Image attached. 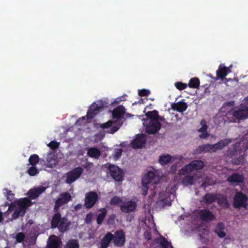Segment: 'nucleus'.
<instances>
[{
  "instance_id": "nucleus-1",
  "label": "nucleus",
  "mask_w": 248,
  "mask_h": 248,
  "mask_svg": "<svg viewBox=\"0 0 248 248\" xmlns=\"http://www.w3.org/2000/svg\"><path fill=\"white\" fill-rule=\"evenodd\" d=\"M248 150V134L245 135L241 142L235 143L229 148L228 153L233 158V165L243 164L245 161V151Z\"/></svg>"
},
{
  "instance_id": "nucleus-2",
  "label": "nucleus",
  "mask_w": 248,
  "mask_h": 248,
  "mask_svg": "<svg viewBox=\"0 0 248 248\" xmlns=\"http://www.w3.org/2000/svg\"><path fill=\"white\" fill-rule=\"evenodd\" d=\"M70 223L65 217H62L59 212H56L52 217L51 227L52 229L58 228L59 232L63 233L69 230Z\"/></svg>"
},
{
  "instance_id": "nucleus-3",
  "label": "nucleus",
  "mask_w": 248,
  "mask_h": 248,
  "mask_svg": "<svg viewBox=\"0 0 248 248\" xmlns=\"http://www.w3.org/2000/svg\"><path fill=\"white\" fill-rule=\"evenodd\" d=\"M32 204L31 201L27 198L20 199L17 202V207L12 214V218L16 219L19 216L23 217L25 215L26 209Z\"/></svg>"
},
{
  "instance_id": "nucleus-4",
  "label": "nucleus",
  "mask_w": 248,
  "mask_h": 248,
  "mask_svg": "<svg viewBox=\"0 0 248 248\" xmlns=\"http://www.w3.org/2000/svg\"><path fill=\"white\" fill-rule=\"evenodd\" d=\"M248 198L247 195L241 192L236 193L233 200V206L235 208L241 207L246 208Z\"/></svg>"
},
{
  "instance_id": "nucleus-5",
  "label": "nucleus",
  "mask_w": 248,
  "mask_h": 248,
  "mask_svg": "<svg viewBox=\"0 0 248 248\" xmlns=\"http://www.w3.org/2000/svg\"><path fill=\"white\" fill-rule=\"evenodd\" d=\"M83 169L80 167L74 168L66 173V179L65 183L71 184L77 180L82 174Z\"/></svg>"
},
{
  "instance_id": "nucleus-6",
  "label": "nucleus",
  "mask_w": 248,
  "mask_h": 248,
  "mask_svg": "<svg viewBox=\"0 0 248 248\" xmlns=\"http://www.w3.org/2000/svg\"><path fill=\"white\" fill-rule=\"evenodd\" d=\"M108 169L110 176L116 181L122 182L124 179V173L122 169L115 165L110 164Z\"/></svg>"
},
{
  "instance_id": "nucleus-7",
  "label": "nucleus",
  "mask_w": 248,
  "mask_h": 248,
  "mask_svg": "<svg viewBox=\"0 0 248 248\" xmlns=\"http://www.w3.org/2000/svg\"><path fill=\"white\" fill-rule=\"evenodd\" d=\"M104 105L101 101L93 103L89 108L87 113L86 117L88 119H93L103 108Z\"/></svg>"
},
{
  "instance_id": "nucleus-8",
  "label": "nucleus",
  "mask_w": 248,
  "mask_h": 248,
  "mask_svg": "<svg viewBox=\"0 0 248 248\" xmlns=\"http://www.w3.org/2000/svg\"><path fill=\"white\" fill-rule=\"evenodd\" d=\"M98 199V195L96 192H89L85 195L84 206L87 209L91 208L95 205Z\"/></svg>"
},
{
  "instance_id": "nucleus-9",
  "label": "nucleus",
  "mask_w": 248,
  "mask_h": 248,
  "mask_svg": "<svg viewBox=\"0 0 248 248\" xmlns=\"http://www.w3.org/2000/svg\"><path fill=\"white\" fill-rule=\"evenodd\" d=\"M72 200V197L68 192H64L60 195L59 197L56 201L54 207V211L58 212L59 208L63 204L67 203Z\"/></svg>"
},
{
  "instance_id": "nucleus-10",
  "label": "nucleus",
  "mask_w": 248,
  "mask_h": 248,
  "mask_svg": "<svg viewBox=\"0 0 248 248\" xmlns=\"http://www.w3.org/2000/svg\"><path fill=\"white\" fill-rule=\"evenodd\" d=\"M125 234L123 230L116 231L113 234L112 241L115 246L122 247L125 243Z\"/></svg>"
},
{
  "instance_id": "nucleus-11",
  "label": "nucleus",
  "mask_w": 248,
  "mask_h": 248,
  "mask_svg": "<svg viewBox=\"0 0 248 248\" xmlns=\"http://www.w3.org/2000/svg\"><path fill=\"white\" fill-rule=\"evenodd\" d=\"M161 124L157 121H148L146 125V132L148 134H155L160 129Z\"/></svg>"
},
{
  "instance_id": "nucleus-12",
  "label": "nucleus",
  "mask_w": 248,
  "mask_h": 248,
  "mask_svg": "<svg viewBox=\"0 0 248 248\" xmlns=\"http://www.w3.org/2000/svg\"><path fill=\"white\" fill-rule=\"evenodd\" d=\"M146 142V138L143 134H138L130 143L131 146L134 149L142 148Z\"/></svg>"
},
{
  "instance_id": "nucleus-13",
  "label": "nucleus",
  "mask_w": 248,
  "mask_h": 248,
  "mask_svg": "<svg viewBox=\"0 0 248 248\" xmlns=\"http://www.w3.org/2000/svg\"><path fill=\"white\" fill-rule=\"evenodd\" d=\"M200 218L204 222H208L215 218L214 215L208 209H202L199 211Z\"/></svg>"
},
{
  "instance_id": "nucleus-14",
  "label": "nucleus",
  "mask_w": 248,
  "mask_h": 248,
  "mask_svg": "<svg viewBox=\"0 0 248 248\" xmlns=\"http://www.w3.org/2000/svg\"><path fill=\"white\" fill-rule=\"evenodd\" d=\"M136 207V203L132 201L125 202L123 204L120 206L121 211L125 213H128L134 211Z\"/></svg>"
},
{
  "instance_id": "nucleus-15",
  "label": "nucleus",
  "mask_w": 248,
  "mask_h": 248,
  "mask_svg": "<svg viewBox=\"0 0 248 248\" xmlns=\"http://www.w3.org/2000/svg\"><path fill=\"white\" fill-rule=\"evenodd\" d=\"M121 125L117 124L112 121H109L107 123L103 124L101 125V127L103 129L109 128L108 132L111 134H114L120 128Z\"/></svg>"
},
{
  "instance_id": "nucleus-16",
  "label": "nucleus",
  "mask_w": 248,
  "mask_h": 248,
  "mask_svg": "<svg viewBox=\"0 0 248 248\" xmlns=\"http://www.w3.org/2000/svg\"><path fill=\"white\" fill-rule=\"evenodd\" d=\"M46 189V187L43 186H40L37 188L30 189L28 192L29 198L30 199L34 200L39 196Z\"/></svg>"
},
{
  "instance_id": "nucleus-17",
  "label": "nucleus",
  "mask_w": 248,
  "mask_h": 248,
  "mask_svg": "<svg viewBox=\"0 0 248 248\" xmlns=\"http://www.w3.org/2000/svg\"><path fill=\"white\" fill-rule=\"evenodd\" d=\"M227 180L232 183H242L244 181V177L242 173L235 172L229 176L227 178Z\"/></svg>"
},
{
  "instance_id": "nucleus-18",
  "label": "nucleus",
  "mask_w": 248,
  "mask_h": 248,
  "mask_svg": "<svg viewBox=\"0 0 248 248\" xmlns=\"http://www.w3.org/2000/svg\"><path fill=\"white\" fill-rule=\"evenodd\" d=\"M113 238V234L110 232H107L100 241V248H107L112 241Z\"/></svg>"
},
{
  "instance_id": "nucleus-19",
  "label": "nucleus",
  "mask_w": 248,
  "mask_h": 248,
  "mask_svg": "<svg viewBox=\"0 0 248 248\" xmlns=\"http://www.w3.org/2000/svg\"><path fill=\"white\" fill-rule=\"evenodd\" d=\"M231 72L230 67L225 66L224 64H220L218 68V79H223Z\"/></svg>"
},
{
  "instance_id": "nucleus-20",
  "label": "nucleus",
  "mask_w": 248,
  "mask_h": 248,
  "mask_svg": "<svg viewBox=\"0 0 248 248\" xmlns=\"http://www.w3.org/2000/svg\"><path fill=\"white\" fill-rule=\"evenodd\" d=\"M233 115L239 121L246 119L248 117V108L234 111Z\"/></svg>"
},
{
  "instance_id": "nucleus-21",
  "label": "nucleus",
  "mask_w": 248,
  "mask_h": 248,
  "mask_svg": "<svg viewBox=\"0 0 248 248\" xmlns=\"http://www.w3.org/2000/svg\"><path fill=\"white\" fill-rule=\"evenodd\" d=\"M171 106L173 110L181 113L186 111L188 107L187 104L184 101H179L175 103H172Z\"/></svg>"
},
{
  "instance_id": "nucleus-22",
  "label": "nucleus",
  "mask_w": 248,
  "mask_h": 248,
  "mask_svg": "<svg viewBox=\"0 0 248 248\" xmlns=\"http://www.w3.org/2000/svg\"><path fill=\"white\" fill-rule=\"evenodd\" d=\"M87 155L90 157L98 159L101 155V152L96 147H90L88 149Z\"/></svg>"
},
{
  "instance_id": "nucleus-23",
  "label": "nucleus",
  "mask_w": 248,
  "mask_h": 248,
  "mask_svg": "<svg viewBox=\"0 0 248 248\" xmlns=\"http://www.w3.org/2000/svg\"><path fill=\"white\" fill-rule=\"evenodd\" d=\"M62 241L58 237L54 236V238L50 239L47 244V248H60Z\"/></svg>"
},
{
  "instance_id": "nucleus-24",
  "label": "nucleus",
  "mask_w": 248,
  "mask_h": 248,
  "mask_svg": "<svg viewBox=\"0 0 248 248\" xmlns=\"http://www.w3.org/2000/svg\"><path fill=\"white\" fill-rule=\"evenodd\" d=\"M125 113V108L123 106H119L115 108L112 111V116L114 119H118L122 117Z\"/></svg>"
},
{
  "instance_id": "nucleus-25",
  "label": "nucleus",
  "mask_w": 248,
  "mask_h": 248,
  "mask_svg": "<svg viewBox=\"0 0 248 248\" xmlns=\"http://www.w3.org/2000/svg\"><path fill=\"white\" fill-rule=\"evenodd\" d=\"M155 177V173L154 171H150L147 173L142 178V183L151 184Z\"/></svg>"
},
{
  "instance_id": "nucleus-26",
  "label": "nucleus",
  "mask_w": 248,
  "mask_h": 248,
  "mask_svg": "<svg viewBox=\"0 0 248 248\" xmlns=\"http://www.w3.org/2000/svg\"><path fill=\"white\" fill-rule=\"evenodd\" d=\"M145 115L149 118L148 121H157L158 112L156 110L149 111L146 113Z\"/></svg>"
},
{
  "instance_id": "nucleus-27",
  "label": "nucleus",
  "mask_w": 248,
  "mask_h": 248,
  "mask_svg": "<svg viewBox=\"0 0 248 248\" xmlns=\"http://www.w3.org/2000/svg\"><path fill=\"white\" fill-rule=\"evenodd\" d=\"M194 170V167L191 162L188 165L185 166L184 168L181 169L179 171V174L180 175H185L187 173L192 172Z\"/></svg>"
},
{
  "instance_id": "nucleus-28",
  "label": "nucleus",
  "mask_w": 248,
  "mask_h": 248,
  "mask_svg": "<svg viewBox=\"0 0 248 248\" xmlns=\"http://www.w3.org/2000/svg\"><path fill=\"white\" fill-rule=\"evenodd\" d=\"M64 248H79V244L77 239H70L66 243Z\"/></svg>"
},
{
  "instance_id": "nucleus-29",
  "label": "nucleus",
  "mask_w": 248,
  "mask_h": 248,
  "mask_svg": "<svg viewBox=\"0 0 248 248\" xmlns=\"http://www.w3.org/2000/svg\"><path fill=\"white\" fill-rule=\"evenodd\" d=\"M156 243H160V248H168L169 246V242L163 236L161 235L158 238L155 239Z\"/></svg>"
},
{
  "instance_id": "nucleus-30",
  "label": "nucleus",
  "mask_w": 248,
  "mask_h": 248,
  "mask_svg": "<svg viewBox=\"0 0 248 248\" xmlns=\"http://www.w3.org/2000/svg\"><path fill=\"white\" fill-rule=\"evenodd\" d=\"M172 160V156L169 155H162L159 156V162L162 165H166L170 162Z\"/></svg>"
},
{
  "instance_id": "nucleus-31",
  "label": "nucleus",
  "mask_w": 248,
  "mask_h": 248,
  "mask_svg": "<svg viewBox=\"0 0 248 248\" xmlns=\"http://www.w3.org/2000/svg\"><path fill=\"white\" fill-rule=\"evenodd\" d=\"M203 152L212 153L217 150V143L211 145L210 144H203Z\"/></svg>"
},
{
  "instance_id": "nucleus-32",
  "label": "nucleus",
  "mask_w": 248,
  "mask_h": 248,
  "mask_svg": "<svg viewBox=\"0 0 248 248\" xmlns=\"http://www.w3.org/2000/svg\"><path fill=\"white\" fill-rule=\"evenodd\" d=\"M193 176L188 174L183 178L182 182L184 186H191L193 184Z\"/></svg>"
},
{
  "instance_id": "nucleus-33",
  "label": "nucleus",
  "mask_w": 248,
  "mask_h": 248,
  "mask_svg": "<svg viewBox=\"0 0 248 248\" xmlns=\"http://www.w3.org/2000/svg\"><path fill=\"white\" fill-rule=\"evenodd\" d=\"M217 195L207 193L203 197V202L206 204L212 203L216 199Z\"/></svg>"
},
{
  "instance_id": "nucleus-34",
  "label": "nucleus",
  "mask_w": 248,
  "mask_h": 248,
  "mask_svg": "<svg viewBox=\"0 0 248 248\" xmlns=\"http://www.w3.org/2000/svg\"><path fill=\"white\" fill-rule=\"evenodd\" d=\"M200 83L199 79L194 77L189 80L188 86L191 88H198L200 86Z\"/></svg>"
},
{
  "instance_id": "nucleus-35",
  "label": "nucleus",
  "mask_w": 248,
  "mask_h": 248,
  "mask_svg": "<svg viewBox=\"0 0 248 248\" xmlns=\"http://www.w3.org/2000/svg\"><path fill=\"white\" fill-rule=\"evenodd\" d=\"M107 214V210L105 208L101 210V212L98 214L97 217L96 221L98 225L102 224Z\"/></svg>"
},
{
  "instance_id": "nucleus-36",
  "label": "nucleus",
  "mask_w": 248,
  "mask_h": 248,
  "mask_svg": "<svg viewBox=\"0 0 248 248\" xmlns=\"http://www.w3.org/2000/svg\"><path fill=\"white\" fill-rule=\"evenodd\" d=\"M194 170H200L204 166V163L201 160H195L191 161Z\"/></svg>"
},
{
  "instance_id": "nucleus-37",
  "label": "nucleus",
  "mask_w": 248,
  "mask_h": 248,
  "mask_svg": "<svg viewBox=\"0 0 248 248\" xmlns=\"http://www.w3.org/2000/svg\"><path fill=\"white\" fill-rule=\"evenodd\" d=\"M39 161V156L36 154L31 155L29 158V162L30 165L35 166Z\"/></svg>"
},
{
  "instance_id": "nucleus-38",
  "label": "nucleus",
  "mask_w": 248,
  "mask_h": 248,
  "mask_svg": "<svg viewBox=\"0 0 248 248\" xmlns=\"http://www.w3.org/2000/svg\"><path fill=\"white\" fill-rule=\"evenodd\" d=\"M231 142V140L229 139H224L218 141V149H221L224 147L228 145Z\"/></svg>"
},
{
  "instance_id": "nucleus-39",
  "label": "nucleus",
  "mask_w": 248,
  "mask_h": 248,
  "mask_svg": "<svg viewBox=\"0 0 248 248\" xmlns=\"http://www.w3.org/2000/svg\"><path fill=\"white\" fill-rule=\"evenodd\" d=\"M122 202V200L121 198L118 196H114L111 199L109 203L110 205L114 206L117 205L119 203Z\"/></svg>"
},
{
  "instance_id": "nucleus-40",
  "label": "nucleus",
  "mask_w": 248,
  "mask_h": 248,
  "mask_svg": "<svg viewBox=\"0 0 248 248\" xmlns=\"http://www.w3.org/2000/svg\"><path fill=\"white\" fill-rule=\"evenodd\" d=\"M175 86L178 90L182 91L187 87V84L181 82H176L175 83Z\"/></svg>"
},
{
  "instance_id": "nucleus-41",
  "label": "nucleus",
  "mask_w": 248,
  "mask_h": 248,
  "mask_svg": "<svg viewBox=\"0 0 248 248\" xmlns=\"http://www.w3.org/2000/svg\"><path fill=\"white\" fill-rule=\"evenodd\" d=\"M28 174L31 176H34L39 173L38 170L35 166H31L28 170Z\"/></svg>"
},
{
  "instance_id": "nucleus-42",
  "label": "nucleus",
  "mask_w": 248,
  "mask_h": 248,
  "mask_svg": "<svg viewBox=\"0 0 248 248\" xmlns=\"http://www.w3.org/2000/svg\"><path fill=\"white\" fill-rule=\"evenodd\" d=\"M25 238V235L23 232H18L16 234V241L18 243L22 242Z\"/></svg>"
},
{
  "instance_id": "nucleus-43",
  "label": "nucleus",
  "mask_w": 248,
  "mask_h": 248,
  "mask_svg": "<svg viewBox=\"0 0 248 248\" xmlns=\"http://www.w3.org/2000/svg\"><path fill=\"white\" fill-rule=\"evenodd\" d=\"M5 190L6 191V194L5 195L6 199L9 201H12L14 199V194L12 193L11 190H8L6 188H5Z\"/></svg>"
},
{
  "instance_id": "nucleus-44",
  "label": "nucleus",
  "mask_w": 248,
  "mask_h": 248,
  "mask_svg": "<svg viewBox=\"0 0 248 248\" xmlns=\"http://www.w3.org/2000/svg\"><path fill=\"white\" fill-rule=\"evenodd\" d=\"M201 124L202 125V127H201L198 131L201 133L205 132L207 131V126L206 125V123L205 120H202L201 122Z\"/></svg>"
},
{
  "instance_id": "nucleus-45",
  "label": "nucleus",
  "mask_w": 248,
  "mask_h": 248,
  "mask_svg": "<svg viewBox=\"0 0 248 248\" xmlns=\"http://www.w3.org/2000/svg\"><path fill=\"white\" fill-rule=\"evenodd\" d=\"M123 150L122 149H115L114 151L113 157L115 159H118L122 155Z\"/></svg>"
},
{
  "instance_id": "nucleus-46",
  "label": "nucleus",
  "mask_w": 248,
  "mask_h": 248,
  "mask_svg": "<svg viewBox=\"0 0 248 248\" xmlns=\"http://www.w3.org/2000/svg\"><path fill=\"white\" fill-rule=\"evenodd\" d=\"M150 93V92L149 90L145 89L139 90L138 92V94L140 96H147Z\"/></svg>"
},
{
  "instance_id": "nucleus-47",
  "label": "nucleus",
  "mask_w": 248,
  "mask_h": 248,
  "mask_svg": "<svg viewBox=\"0 0 248 248\" xmlns=\"http://www.w3.org/2000/svg\"><path fill=\"white\" fill-rule=\"evenodd\" d=\"M52 150H55L59 147V143L55 140L51 141L47 145Z\"/></svg>"
},
{
  "instance_id": "nucleus-48",
  "label": "nucleus",
  "mask_w": 248,
  "mask_h": 248,
  "mask_svg": "<svg viewBox=\"0 0 248 248\" xmlns=\"http://www.w3.org/2000/svg\"><path fill=\"white\" fill-rule=\"evenodd\" d=\"M149 185V184L142 183L141 191H142V194L144 196H146L147 194L148 190V188H149L148 185Z\"/></svg>"
},
{
  "instance_id": "nucleus-49",
  "label": "nucleus",
  "mask_w": 248,
  "mask_h": 248,
  "mask_svg": "<svg viewBox=\"0 0 248 248\" xmlns=\"http://www.w3.org/2000/svg\"><path fill=\"white\" fill-rule=\"evenodd\" d=\"M203 144L197 147L194 151L193 154L195 155L201 154L203 152Z\"/></svg>"
},
{
  "instance_id": "nucleus-50",
  "label": "nucleus",
  "mask_w": 248,
  "mask_h": 248,
  "mask_svg": "<svg viewBox=\"0 0 248 248\" xmlns=\"http://www.w3.org/2000/svg\"><path fill=\"white\" fill-rule=\"evenodd\" d=\"M144 237L147 240H150L152 239V234L149 231H146L144 233Z\"/></svg>"
},
{
  "instance_id": "nucleus-51",
  "label": "nucleus",
  "mask_w": 248,
  "mask_h": 248,
  "mask_svg": "<svg viewBox=\"0 0 248 248\" xmlns=\"http://www.w3.org/2000/svg\"><path fill=\"white\" fill-rule=\"evenodd\" d=\"M226 233L221 230H218V237L220 238H224L226 236Z\"/></svg>"
},
{
  "instance_id": "nucleus-52",
  "label": "nucleus",
  "mask_w": 248,
  "mask_h": 248,
  "mask_svg": "<svg viewBox=\"0 0 248 248\" xmlns=\"http://www.w3.org/2000/svg\"><path fill=\"white\" fill-rule=\"evenodd\" d=\"M17 207L16 206V204L12 203H11L8 207V211L10 212H12L13 211H15Z\"/></svg>"
},
{
  "instance_id": "nucleus-53",
  "label": "nucleus",
  "mask_w": 248,
  "mask_h": 248,
  "mask_svg": "<svg viewBox=\"0 0 248 248\" xmlns=\"http://www.w3.org/2000/svg\"><path fill=\"white\" fill-rule=\"evenodd\" d=\"M209 136V134L207 132V131L205 132L202 133L200 134L199 137L202 139H205Z\"/></svg>"
},
{
  "instance_id": "nucleus-54",
  "label": "nucleus",
  "mask_w": 248,
  "mask_h": 248,
  "mask_svg": "<svg viewBox=\"0 0 248 248\" xmlns=\"http://www.w3.org/2000/svg\"><path fill=\"white\" fill-rule=\"evenodd\" d=\"M222 202L224 203V207L226 208H229L230 203L226 199H224L222 200Z\"/></svg>"
},
{
  "instance_id": "nucleus-55",
  "label": "nucleus",
  "mask_w": 248,
  "mask_h": 248,
  "mask_svg": "<svg viewBox=\"0 0 248 248\" xmlns=\"http://www.w3.org/2000/svg\"><path fill=\"white\" fill-rule=\"evenodd\" d=\"M223 81V82H224L225 84H226V85L227 86H229V85L228 84V82L229 81H232V78H224L223 79H221Z\"/></svg>"
},
{
  "instance_id": "nucleus-56",
  "label": "nucleus",
  "mask_w": 248,
  "mask_h": 248,
  "mask_svg": "<svg viewBox=\"0 0 248 248\" xmlns=\"http://www.w3.org/2000/svg\"><path fill=\"white\" fill-rule=\"evenodd\" d=\"M224 228V225L222 222L218 223V230H221Z\"/></svg>"
},
{
  "instance_id": "nucleus-57",
  "label": "nucleus",
  "mask_w": 248,
  "mask_h": 248,
  "mask_svg": "<svg viewBox=\"0 0 248 248\" xmlns=\"http://www.w3.org/2000/svg\"><path fill=\"white\" fill-rule=\"evenodd\" d=\"M159 121H160L163 122H165V119L164 117L158 115V116L157 117V121L159 122Z\"/></svg>"
},
{
  "instance_id": "nucleus-58",
  "label": "nucleus",
  "mask_w": 248,
  "mask_h": 248,
  "mask_svg": "<svg viewBox=\"0 0 248 248\" xmlns=\"http://www.w3.org/2000/svg\"><path fill=\"white\" fill-rule=\"evenodd\" d=\"M82 205L81 204V203H78V204H77L75 207V209L76 210H78V209H80L82 208Z\"/></svg>"
},
{
  "instance_id": "nucleus-59",
  "label": "nucleus",
  "mask_w": 248,
  "mask_h": 248,
  "mask_svg": "<svg viewBox=\"0 0 248 248\" xmlns=\"http://www.w3.org/2000/svg\"><path fill=\"white\" fill-rule=\"evenodd\" d=\"M230 241V238H228L227 237H225L223 243L224 244H227L229 243Z\"/></svg>"
},
{
  "instance_id": "nucleus-60",
  "label": "nucleus",
  "mask_w": 248,
  "mask_h": 248,
  "mask_svg": "<svg viewBox=\"0 0 248 248\" xmlns=\"http://www.w3.org/2000/svg\"><path fill=\"white\" fill-rule=\"evenodd\" d=\"M3 220V216L2 213L0 211V223Z\"/></svg>"
},
{
  "instance_id": "nucleus-61",
  "label": "nucleus",
  "mask_w": 248,
  "mask_h": 248,
  "mask_svg": "<svg viewBox=\"0 0 248 248\" xmlns=\"http://www.w3.org/2000/svg\"><path fill=\"white\" fill-rule=\"evenodd\" d=\"M85 119V117H82L78 120V122H79L80 120H84Z\"/></svg>"
},
{
  "instance_id": "nucleus-62",
  "label": "nucleus",
  "mask_w": 248,
  "mask_h": 248,
  "mask_svg": "<svg viewBox=\"0 0 248 248\" xmlns=\"http://www.w3.org/2000/svg\"><path fill=\"white\" fill-rule=\"evenodd\" d=\"M143 99H141V98H140V99L139 100V102L140 103H143Z\"/></svg>"
},
{
  "instance_id": "nucleus-63",
  "label": "nucleus",
  "mask_w": 248,
  "mask_h": 248,
  "mask_svg": "<svg viewBox=\"0 0 248 248\" xmlns=\"http://www.w3.org/2000/svg\"><path fill=\"white\" fill-rule=\"evenodd\" d=\"M220 202L221 201H220V199L218 197V202H217L218 204H219L221 203Z\"/></svg>"
},
{
  "instance_id": "nucleus-64",
  "label": "nucleus",
  "mask_w": 248,
  "mask_h": 248,
  "mask_svg": "<svg viewBox=\"0 0 248 248\" xmlns=\"http://www.w3.org/2000/svg\"><path fill=\"white\" fill-rule=\"evenodd\" d=\"M201 186H202V187H204H204H205V183H202V184Z\"/></svg>"
}]
</instances>
